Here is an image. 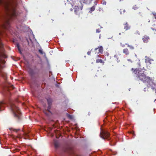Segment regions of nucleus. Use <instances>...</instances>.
Instances as JSON below:
<instances>
[{"label":"nucleus","mask_w":156,"mask_h":156,"mask_svg":"<svg viewBox=\"0 0 156 156\" xmlns=\"http://www.w3.org/2000/svg\"><path fill=\"white\" fill-rule=\"evenodd\" d=\"M18 0H0V6L6 11V15L9 17L16 15V8Z\"/></svg>","instance_id":"1"},{"label":"nucleus","mask_w":156,"mask_h":156,"mask_svg":"<svg viewBox=\"0 0 156 156\" xmlns=\"http://www.w3.org/2000/svg\"><path fill=\"white\" fill-rule=\"evenodd\" d=\"M131 69L134 70L133 72L136 74V77L144 83L147 82V87H151L153 90H155L156 94V84L154 83L150 77L146 76L144 73V69L140 68L135 69L134 70L133 68H132Z\"/></svg>","instance_id":"2"},{"label":"nucleus","mask_w":156,"mask_h":156,"mask_svg":"<svg viewBox=\"0 0 156 156\" xmlns=\"http://www.w3.org/2000/svg\"><path fill=\"white\" fill-rule=\"evenodd\" d=\"M10 105L14 117L17 121L20 120L21 119V113L19 108L13 103H11Z\"/></svg>","instance_id":"3"},{"label":"nucleus","mask_w":156,"mask_h":156,"mask_svg":"<svg viewBox=\"0 0 156 156\" xmlns=\"http://www.w3.org/2000/svg\"><path fill=\"white\" fill-rule=\"evenodd\" d=\"M82 3L83 2H81L80 0H77L74 4V5H73L72 6L76 14H77L78 13L83 9V6Z\"/></svg>","instance_id":"4"},{"label":"nucleus","mask_w":156,"mask_h":156,"mask_svg":"<svg viewBox=\"0 0 156 156\" xmlns=\"http://www.w3.org/2000/svg\"><path fill=\"white\" fill-rule=\"evenodd\" d=\"M0 26L3 28L7 29L9 25V19L5 16H2Z\"/></svg>","instance_id":"5"},{"label":"nucleus","mask_w":156,"mask_h":156,"mask_svg":"<svg viewBox=\"0 0 156 156\" xmlns=\"http://www.w3.org/2000/svg\"><path fill=\"white\" fill-rule=\"evenodd\" d=\"M47 101L48 106L47 108V110H44L43 111V112L46 115H49V113H51V112L50 111V110L51 108V106L52 104V99L50 98H47Z\"/></svg>","instance_id":"6"},{"label":"nucleus","mask_w":156,"mask_h":156,"mask_svg":"<svg viewBox=\"0 0 156 156\" xmlns=\"http://www.w3.org/2000/svg\"><path fill=\"white\" fill-rule=\"evenodd\" d=\"M100 136L101 138L104 139H106L108 140H110L109 133L106 131L101 130Z\"/></svg>","instance_id":"7"},{"label":"nucleus","mask_w":156,"mask_h":156,"mask_svg":"<svg viewBox=\"0 0 156 156\" xmlns=\"http://www.w3.org/2000/svg\"><path fill=\"white\" fill-rule=\"evenodd\" d=\"M6 105L5 103V102L2 101H0V111H1L4 109Z\"/></svg>","instance_id":"8"},{"label":"nucleus","mask_w":156,"mask_h":156,"mask_svg":"<svg viewBox=\"0 0 156 156\" xmlns=\"http://www.w3.org/2000/svg\"><path fill=\"white\" fill-rule=\"evenodd\" d=\"M146 59L145 60V62L146 63H149L150 64L152 63V62L153 61V60L152 59H151L149 57H147V56H145Z\"/></svg>","instance_id":"9"},{"label":"nucleus","mask_w":156,"mask_h":156,"mask_svg":"<svg viewBox=\"0 0 156 156\" xmlns=\"http://www.w3.org/2000/svg\"><path fill=\"white\" fill-rule=\"evenodd\" d=\"M149 39V37L146 36V35H145L144 36H143L142 38L143 41L144 43H147L148 42V40Z\"/></svg>","instance_id":"10"},{"label":"nucleus","mask_w":156,"mask_h":156,"mask_svg":"<svg viewBox=\"0 0 156 156\" xmlns=\"http://www.w3.org/2000/svg\"><path fill=\"white\" fill-rule=\"evenodd\" d=\"M28 73L31 76H34L35 74V73L34 72L33 69H29L28 71Z\"/></svg>","instance_id":"11"},{"label":"nucleus","mask_w":156,"mask_h":156,"mask_svg":"<svg viewBox=\"0 0 156 156\" xmlns=\"http://www.w3.org/2000/svg\"><path fill=\"white\" fill-rule=\"evenodd\" d=\"M98 50V53L102 54L103 52V48L102 46H100L98 48H95V50Z\"/></svg>","instance_id":"12"},{"label":"nucleus","mask_w":156,"mask_h":156,"mask_svg":"<svg viewBox=\"0 0 156 156\" xmlns=\"http://www.w3.org/2000/svg\"><path fill=\"white\" fill-rule=\"evenodd\" d=\"M92 0H80L81 2H83V3H85L86 4H90Z\"/></svg>","instance_id":"13"},{"label":"nucleus","mask_w":156,"mask_h":156,"mask_svg":"<svg viewBox=\"0 0 156 156\" xmlns=\"http://www.w3.org/2000/svg\"><path fill=\"white\" fill-rule=\"evenodd\" d=\"M9 129L10 130H12L14 131H15L16 132V133H17L18 131L20 130V129H13V128H9Z\"/></svg>","instance_id":"14"},{"label":"nucleus","mask_w":156,"mask_h":156,"mask_svg":"<svg viewBox=\"0 0 156 156\" xmlns=\"http://www.w3.org/2000/svg\"><path fill=\"white\" fill-rule=\"evenodd\" d=\"M95 9V6H92L91 8L90 9L89 12H91L93 11H94Z\"/></svg>","instance_id":"15"},{"label":"nucleus","mask_w":156,"mask_h":156,"mask_svg":"<svg viewBox=\"0 0 156 156\" xmlns=\"http://www.w3.org/2000/svg\"><path fill=\"white\" fill-rule=\"evenodd\" d=\"M96 63H104L101 59H98L96 60Z\"/></svg>","instance_id":"16"},{"label":"nucleus","mask_w":156,"mask_h":156,"mask_svg":"<svg viewBox=\"0 0 156 156\" xmlns=\"http://www.w3.org/2000/svg\"><path fill=\"white\" fill-rule=\"evenodd\" d=\"M16 46L20 53L21 54L22 53L21 52V50L20 48V45H19V44L17 43L16 44Z\"/></svg>","instance_id":"17"},{"label":"nucleus","mask_w":156,"mask_h":156,"mask_svg":"<svg viewBox=\"0 0 156 156\" xmlns=\"http://www.w3.org/2000/svg\"><path fill=\"white\" fill-rule=\"evenodd\" d=\"M55 147V148H57L59 147V144L58 142L55 141L54 143Z\"/></svg>","instance_id":"18"},{"label":"nucleus","mask_w":156,"mask_h":156,"mask_svg":"<svg viewBox=\"0 0 156 156\" xmlns=\"http://www.w3.org/2000/svg\"><path fill=\"white\" fill-rule=\"evenodd\" d=\"M54 21V20L53 19H51L49 20L48 21V23L51 24L53 23V22Z\"/></svg>","instance_id":"19"},{"label":"nucleus","mask_w":156,"mask_h":156,"mask_svg":"<svg viewBox=\"0 0 156 156\" xmlns=\"http://www.w3.org/2000/svg\"><path fill=\"white\" fill-rule=\"evenodd\" d=\"M139 6H137L136 5H134L133 6L132 8L133 9L136 10V9H138L139 8Z\"/></svg>","instance_id":"20"},{"label":"nucleus","mask_w":156,"mask_h":156,"mask_svg":"<svg viewBox=\"0 0 156 156\" xmlns=\"http://www.w3.org/2000/svg\"><path fill=\"white\" fill-rule=\"evenodd\" d=\"M127 47H129V48L131 50L133 49L134 48V47L132 45H129L127 44Z\"/></svg>","instance_id":"21"},{"label":"nucleus","mask_w":156,"mask_h":156,"mask_svg":"<svg viewBox=\"0 0 156 156\" xmlns=\"http://www.w3.org/2000/svg\"><path fill=\"white\" fill-rule=\"evenodd\" d=\"M125 10H123V9H121L120 11V14H122V13L123 12V13L125 12Z\"/></svg>","instance_id":"22"},{"label":"nucleus","mask_w":156,"mask_h":156,"mask_svg":"<svg viewBox=\"0 0 156 156\" xmlns=\"http://www.w3.org/2000/svg\"><path fill=\"white\" fill-rule=\"evenodd\" d=\"M39 52L41 54L43 55V52L42 50L40 49L39 50Z\"/></svg>","instance_id":"23"},{"label":"nucleus","mask_w":156,"mask_h":156,"mask_svg":"<svg viewBox=\"0 0 156 156\" xmlns=\"http://www.w3.org/2000/svg\"><path fill=\"white\" fill-rule=\"evenodd\" d=\"M119 2L122 3L125 2L126 0H119Z\"/></svg>","instance_id":"24"},{"label":"nucleus","mask_w":156,"mask_h":156,"mask_svg":"<svg viewBox=\"0 0 156 156\" xmlns=\"http://www.w3.org/2000/svg\"><path fill=\"white\" fill-rule=\"evenodd\" d=\"M123 52L125 53L126 54L127 52V49H124L123 50Z\"/></svg>","instance_id":"25"},{"label":"nucleus","mask_w":156,"mask_h":156,"mask_svg":"<svg viewBox=\"0 0 156 156\" xmlns=\"http://www.w3.org/2000/svg\"><path fill=\"white\" fill-rule=\"evenodd\" d=\"M100 32V30L99 29H97L96 30V33H99Z\"/></svg>","instance_id":"26"},{"label":"nucleus","mask_w":156,"mask_h":156,"mask_svg":"<svg viewBox=\"0 0 156 156\" xmlns=\"http://www.w3.org/2000/svg\"><path fill=\"white\" fill-rule=\"evenodd\" d=\"M90 53H91V51H88L87 52V55H90Z\"/></svg>","instance_id":"27"},{"label":"nucleus","mask_w":156,"mask_h":156,"mask_svg":"<svg viewBox=\"0 0 156 156\" xmlns=\"http://www.w3.org/2000/svg\"><path fill=\"white\" fill-rule=\"evenodd\" d=\"M153 15L154 16L155 19H156V13H153Z\"/></svg>","instance_id":"28"},{"label":"nucleus","mask_w":156,"mask_h":156,"mask_svg":"<svg viewBox=\"0 0 156 156\" xmlns=\"http://www.w3.org/2000/svg\"><path fill=\"white\" fill-rule=\"evenodd\" d=\"M121 46L122 47H124L125 46V45L124 44H122V43H121Z\"/></svg>","instance_id":"29"},{"label":"nucleus","mask_w":156,"mask_h":156,"mask_svg":"<svg viewBox=\"0 0 156 156\" xmlns=\"http://www.w3.org/2000/svg\"><path fill=\"white\" fill-rule=\"evenodd\" d=\"M94 4L95 5H96L97 4V1H95V2H94Z\"/></svg>","instance_id":"30"},{"label":"nucleus","mask_w":156,"mask_h":156,"mask_svg":"<svg viewBox=\"0 0 156 156\" xmlns=\"http://www.w3.org/2000/svg\"><path fill=\"white\" fill-rule=\"evenodd\" d=\"M127 60L128 61H129L130 62H132L131 61V59H127Z\"/></svg>","instance_id":"31"},{"label":"nucleus","mask_w":156,"mask_h":156,"mask_svg":"<svg viewBox=\"0 0 156 156\" xmlns=\"http://www.w3.org/2000/svg\"><path fill=\"white\" fill-rule=\"evenodd\" d=\"M130 26H129L128 25H127V30L128 29H130Z\"/></svg>","instance_id":"32"},{"label":"nucleus","mask_w":156,"mask_h":156,"mask_svg":"<svg viewBox=\"0 0 156 156\" xmlns=\"http://www.w3.org/2000/svg\"><path fill=\"white\" fill-rule=\"evenodd\" d=\"M70 118H72V115H69V116H68Z\"/></svg>","instance_id":"33"},{"label":"nucleus","mask_w":156,"mask_h":156,"mask_svg":"<svg viewBox=\"0 0 156 156\" xmlns=\"http://www.w3.org/2000/svg\"><path fill=\"white\" fill-rule=\"evenodd\" d=\"M103 5H105L106 4V2H103Z\"/></svg>","instance_id":"34"},{"label":"nucleus","mask_w":156,"mask_h":156,"mask_svg":"<svg viewBox=\"0 0 156 156\" xmlns=\"http://www.w3.org/2000/svg\"><path fill=\"white\" fill-rule=\"evenodd\" d=\"M3 94L5 95V96H6V94H5V93L4 92V93H3Z\"/></svg>","instance_id":"35"},{"label":"nucleus","mask_w":156,"mask_h":156,"mask_svg":"<svg viewBox=\"0 0 156 156\" xmlns=\"http://www.w3.org/2000/svg\"><path fill=\"white\" fill-rule=\"evenodd\" d=\"M138 65L139 66H140V62H138Z\"/></svg>","instance_id":"36"},{"label":"nucleus","mask_w":156,"mask_h":156,"mask_svg":"<svg viewBox=\"0 0 156 156\" xmlns=\"http://www.w3.org/2000/svg\"><path fill=\"white\" fill-rule=\"evenodd\" d=\"M117 62H119V60H118V58H117Z\"/></svg>","instance_id":"37"},{"label":"nucleus","mask_w":156,"mask_h":156,"mask_svg":"<svg viewBox=\"0 0 156 156\" xmlns=\"http://www.w3.org/2000/svg\"><path fill=\"white\" fill-rule=\"evenodd\" d=\"M70 11H73V9H72V8H71V9H70Z\"/></svg>","instance_id":"38"},{"label":"nucleus","mask_w":156,"mask_h":156,"mask_svg":"<svg viewBox=\"0 0 156 156\" xmlns=\"http://www.w3.org/2000/svg\"><path fill=\"white\" fill-rule=\"evenodd\" d=\"M6 92H7V93H9V90H7V91Z\"/></svg>","instance_id":"39"},{"label":"nucleus","mask_w":156,"mask_h":156,"mask_svg":"<svg viewBox=\"0 0 156 156\" xmlns=\"http://www.w3.org/2000/svg\"><path fill=\"white\" fill-rule=\"evenodd\" d=\"M144 90L145 91H146V88H144Z\"/></svg>","instance_id":"40"},{"label":"nucleus","mask_w":156,"mask_h":156,"mask_svg":"<svg viewBox=\"0 0 156 156\" xmlns=\"http://www.w3.org/2000/svg\"><path fill=\"white\" fill-rule=\"evenodd\" d=\"M152 30H154V29L153 28H152Z\"/></svg>","instance_id":"41"},{"label":"nucleus","mask_w":156,"mask_h":156,"mask_svg":"<svg viewBox=\"0 0 156 156\" xmlns=\"http://www.w3.org/2000/svg\"><path fill=\"white\" fill-rule=\"evenodd\" d=\"M130 88H129V91H130Z\"/></svg>","instance_id":"42"},{"label":"nucleus","mask_w":156,"mask_h":156,"mask_svg":"<svg viewBox=\"0 0 156 156\" xmlns=\"http://www.w3.org/2000/svg\"><path fill=\"white\" fill-rule=\"evenodd\" d=\"M127 133H129V132L128 131H127Z\"/></svg>","instance_id":"43"},{"label":"nucleus","mask_w":156,"mask_h":156,"mask_svg":"<svg viewBox=\"0 0 156 156\" xmlns=\"http://www.w3.org/2000/svg\"><path fill=\"white\" fill-rule=\"evenodd\" d=\"M135 56H136V55L135 54Z\"/></svg>","instance_id":"44"},{"label":"nucleus","mask_w":156,"mask_h":156,"mask_svg":"<svg viewBox=\"0 0 156 156\" xmlns=\"http://www.w3.org/2000/svg\"><path fill=\"white\" fill-rule=\"evenodd\" d=\"M128 54L129 53L127 52V54L128 55Z\"/></svg>","instance_id":"45"}]
</instances>
